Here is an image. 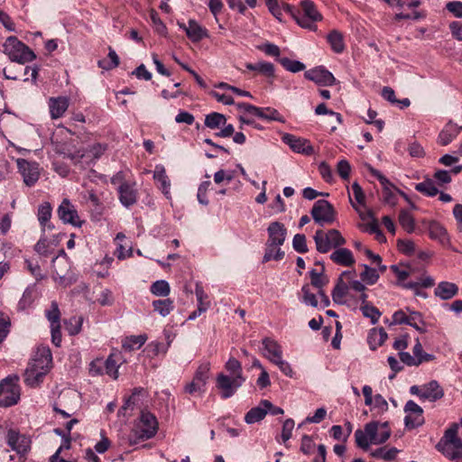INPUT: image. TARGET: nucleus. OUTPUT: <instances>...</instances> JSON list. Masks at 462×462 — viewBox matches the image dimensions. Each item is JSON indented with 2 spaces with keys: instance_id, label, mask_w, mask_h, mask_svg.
Masks as SVG:
<instances>
[{
  "instance_id": "nucleus-1",
  "label": "nucleus",
  "mask_w": 462,
  "mask_h": 462,
  "mask_svg": "<svg viewBox=\"0 0 462 462\" xmlns=\"http://www.w3.org/2000/svg\"><path fill=\"white\" fill-rule=\"evenodd\" d=\"M51 361V350L47 347L39 348L34 358L25 370V382L27 384L34 385L42 382L43 376L50 370Z\"/></svg>"
},
{
  "instance_id": "nucleus-2",
  "label": "nucleus",
  "mask_w": 462,
  "mask_h": 462,
  "mask_svg": "<svg viewBox=\"0 0 462 462\" xmlns=\"http://www.w3.org/2000/svg\"><path fill=\"white\" fill-rule=\"evenodd\" d=\"M158 430L156 417L150 411H142L138 421L129 434L130 445L152 439Z\"/></svg>"
},
{
  "instance_id": "nucleus-3",
  "label": "nucleus",
  "mask_w": 462,
  "mask_h": 462,
  "mask_svg": "<svg viewBox=\"0 0 462 462\" xmlns=\"http://www.w3.org/2000/svg\"><path fill=\"white\" fill-rule=\"evenodd\" d=\"M459 425L453 423L445 430L436 448L451 460L462 457V440L457 437Z\"/></svg>"
},
{
  "instance_id": "nucleus-4",
  "label": "nucleus",
  "mask_w": 462,
  "mask_h": 462,
  "mask_svg": "<svg viewBox=\"0 0 462 462\" xmlns=\"http://www.w3.org/2000/svg\"><path fill=\"white\" fill-rule=\"evenodd\" d=\"M4 52L12 61L24 64L33 60L36 56L34 52L16 37L10 36L3 44Z\"/></svg>"
},
{
  "instance_id": "nucleus-5",
  "label": "nucleus",
  "mask_w": 462,
  "mask_h": 462,
  "mask_svg": "<svg viewBox=\"0 0 462 462\" xmlns=\"http://www.w3.org/2000/svg\"><path fill=\"white\" fill-rule=\"evenodd\" d=\"M317 251L321 254L329 252L346 244V239L337 229H329L325 232L322 229L316 231L314 236Z\"/></svg>"
},
{
  "instance_id": "nucleus-6",
  "label": "nucleus",
  "mask_w": 462,
  "mask_h": 462,
  "mask_svg": "<svg viewBox=\"0 0 462 462\" xmlns=\"http://www.w3.org/2000/svg\"><path fill=\"white\" fill-rule=\"evenodd\" d=\"M20 400V386L16 375L8 376L0 383V407H10Z\"/></svg>"
},
{
  "instance_id": "nucleus-7",
  "label": "nucleus",
  "mask_w": 462,
  "mask_h": 462,
  "mask_svg": "<svg viewBox=\"0 0 462 462\" xmlns=\"http://www.w3.org/2000/svg\"><path fill=\"white\" fill-rule=\"evenodd\" d=\"M302 14L299 11L297 23L302 28L310 30L316 29L315 23L322 19V15L317 10L315 4L310 0H302L300 2Z\"/></svg>"
},
{
  "instance_id": "nucleus-8",
  "label": "nucleus",
  "mask_w": 462,
  "mask_h": 462,
  "mask_svg": "<svg viewBox=\"0 0 462 462\" xmlns=\"http://www.w3.org/2000/svg\"><path fill=\"white\" fill-rule=\"evenodd\" d=\"M313 220L321 226L332 224L336 219V211L332 205L325 199L317 200L310 211Z\"/></svg>"
},
{
  "instance_id": "nucleus-9",
  "label": "nucleus",
  "mask_w": 462,
  "mask_h": 462,
  "mask_svg": "<svg viewBox=\"0 0 462 462\" xmlns=\"http://www.w3.org/2000/svg\"><path fill=\"white\" fill-rule=\"evenodd\" d=\"M245 381L244 376H228L222 373L217 374V387L220 391L221 398L227 399L233 396Z\"/></svg>"
},
{
  "instance_id": "nucleus-10",
  "label": "nucleus",
  "mask_w": 462,
  "mask_h": 462,
  "mask_svg": "<svg viewBox=\"0 0 462 462\" xmlns=\"http://www.w3.org/2000/svg\"><path fill=\"white\" fill-rule=\"evenodd\" d=\"M16 164L24 184L28 187L33 186L40 178L39 163L18 158Z\"/></svg>"
},
{
  "instance_id": "nucleus-11",
  "label": "nucleus",
  "mask_w": 462,
  "mask_h": 462,
  "mask_svg": "<svg viewBox=\"0 0 462 462\" xmlns=\"http://www.w3.org/2000/svg\"><path fill=\"white\" fill-rule=\"evenodd\" d=\"M368 169H369L371 174L374 177H375L383 186V202L392 207H394L398 202V199H397L398 193L396 191V189H398L393 183H391L389 181V180L386 179V177H384L378 170H375L371 166H369Z\"/></svg>"
},
{
  "instance_id": "nucleus-12",
  "label": "nucleus",
  "mask_w": 462,
  "mask_h": 462,
  "mask_svg": "<svg viewBox=\"0 0 462 462\" xmlns=\"http://www.w3.org/2000/svg\"><path fill=\"white\" fill-rule=\"evenodd\" d=\"M355 273L344 271L337 280V283L332 291V300L336 304L351 306L346 297L349 295V285L344 281L345 278L353 276Z\"/></svg>"
},
{
  "instance_id": "nucleus-13",
  "label": "nucleus",
  "mask_w": 462,
  "mask_h": 462,
  "mask_svg": "<svg viewBox=\"0 0 462 462\" xmlns=\"http://www.w3.org/2000/svg\"><path fill=\"white\" fill-rule=\"evenodd\" d=\"M60 219L66 224L80 227L83 221L80 220L75 206L68 199H64L57 210Z\"/></svg>"
},
{
  "instance_id": "nucleus-14",
  "label": "nucleus",
  "mask_w": 462,
  "mask_h": 462,
  "mask_svg": "<svg viewBox=\"0 0 462 462\" xmlns=\"http://www.w3.org/2000/svg\"><path fill=\"white\" fill-rule=\"evenodd\" d=\"M406 428L414 429L424 423L423 410L414 401H408L404 406Z\"/></svg>"
},
{
  "instance_id": "nucleus-15",
  "label": "nucleus",
  "mask_w": 462,
  "mask_h": 462,
  "mask_svg": "<svg viewBox=\"0 0 462 462\" xmlns=\"http://www.w3.org/2000/svg\"><path fill=\"white\" fill-rule=\"evenodd\" d=\"M304 77L319 86H332L336 82L333 74L322 66L305 71Z\"/></svg>"
},
{
  "instance_id": "nucleus-16",
  "label": "nucleus",
  "mask_w": 462,
  "mask_h": 462,
  "mask_svg": "<svg viewBox=\"0 0 462 462\" xmlns=\"http://www.w3.org/2000/svg\"><path fill=\"white\" fill-rule=\"evenodd\" d=\"M282 140L295 152L305 155H310L314 152L313 146L305 138L297 137L291 134H284Z\"/></svg>"
},
{
  "instance_id": "nucleus-17",
  "label": "nucleus",
  "mask_w": 462,
  "mask_h": 462,
  "mask_svg": "<svg viewBox=\"0 0 462 462\" xmlns=\"http://www.w3.org/2000/svg\"><path fill=\"white\" fill-rule=\"evenodd\" d=\"M118 198L121 204L125 208L134 206L138 199V191L135 181L122 183L117 187Z\"/></svg>"
},
{
  "instance_id": "nucleus-18",
  "label": "nucleus",
  "mask_w": 462,
  "mask_h": 462,
  "mask_svg": "<svg viewBox=\"0 0 462 462\" xmlns=\"http://www.w3.org/2000/svg\"><path fill=\"white\" fill-rule=\"evenodd\" d=\"M268 239L265 245L273 246L278 245L282 246L286 239L287 229L284 225L281 222L274 221L270 223L268 228Z\"/></svg>"
},
{
  "instance_id": "nucleus-19",
  "label": "nucleus",
  "mask_w": 462,
  "mask_h": 462,
  "mask_svg": "<svg viewBox=\"0 0 462 462\" xmlns=\"http://www.w3.org/2000/svg\"><path fill=\"white\" fill-rule=\"evenodd\" d=\"M6 442L18 454H25L30 449V439L14 430H8Z\"/></svg>"
},
{
  "instance_id": "nucleus-20",
  "label": "nucleus",
  "mask_w": 462,
  "mask_h": 462,
  "mask_svg": "<svg viewBox=\"0 0 462 462\" xmlns=\"http://www.w3.org/2000/svg\"><path fill=\"white\" fill-rule=\"evenodd\" d=\"M69 106V100L66 97H51L49 99V109L51 119L60 118Z\"/></svg>"
},
{
  "instance_id": "nucleus-21",
  "label": "nucleus",
  "mask_w": 462,
  "mask_h": 462,
  "mask_svg": "<svg viewBox=\"0 0 462 462\" xmlns=\"http://www.w3.org/2000/svg\"><path fill=\"white\" fill-rule=\"evenodd\" d=\"M428 230L429 236L432 240H436L445 246L450 244L448 231L440 223L437 221L430 222Z\"/></svg>"
},
{
  "instance_id": "nucleus-22",
  "label": "nucleus",
  "mask_w": 462,
  "mask_h": 462,
  "mask_svg": "<svg viewBox=\"0 0 462 462\" xmlns=\"http://www.w3.org/2000/svg\"><path fill=\"white\" fill-rule=\"evenodd\" d=\"M265 353L263 356L268 358L272 363L282 357V346L273 338L264 337L262 341Z\"/></svg>"
},
{
  "instance_id": "nucleus-23",
  "label": "nucleus",
  "mask_w": 462,
  "mask_h": 462,
  "mask_svg": "<svg viewBox=\"0 0 462 462\" xmlns=\"http://www.w3.org/2000/svg\"><path fill=\"white\" fill-rule=\"evenodd\" d=\"M378 426L379 423L377 421H371L365 425L370 442L375 445L384 443L391 436L390 430H385L378 433Z\"/></svg>"
},
{
  "instance_id": "nucleus-24",
  "label": "nucleus",
  "mask_w": 462,
  "mask_h": 462,
  "mask_svg": "<svg viewBox=\"0 0 462 462\" xmlns=\"http://www.w3.org/2000/svg\"><path fill=\"white\" fill-rule=\"evenodd\" d=\"M422 390L421 400L436 402L444 396V391L436 380H432L428 383L422 384Z\"/></svg>"
},
{
  "instance_id": "nucleus-25",
  "label": "nucleus",
  "mask_w": 462,
  "mask_h": 462,
  "mask_svg": "<svg viewBox=\"0 0 462 462\" xmlns=\"http://www.w3.org/2000/svg\"><path fill=\"white\" fill-rule=\"evenodd\" d=\"M462 126H457L452 122H448L444 128L440 131L438 136V143L446 146L449 144L460 133Z\"/></svg>"
},
{
  "instance_id": "nucleus-26",
  "label": "nucleus",
  "mask_w": 462,
  "mask_h": 462,
  "mask_svg": "<svg viewBox=\"0 0 462 462\" xmlns=\"http://www.w3.org/2000/svg\"><path fill=\"white\" fill-rule=\"evenodd\" d=\"M180 27L183 28L187 36L194 42H199L208 36L207 30L194 20H189L188 26L180 25Z\"/></svg>"
},
{
  "instance_id": "nucleus-27",
  "label": "nucleus",
  "mask_w": 462,
  "mask_h": 462,
  "mask_svg": "<svg viewBox=\"0 0 462 462\" xmlns=\"http://www.w3.org/2000/svg\"><path fill=\"white\" fill-rule=\"evenodd\" d=\"M330 259L335 263L342 266H351L355 263V258L352 252L345 247L335 250L330 254Z\"/></svg>"
},
{
  "instance_id": "nucleus-28",
  "label": "nucleus",
  "mask_w": 462,
  "mask_h": 462,
  "mask_svg": "<svg viewBox=\"0 0 462 462\" xmlns=\"http://www.w3.org/2000/svg\"><path fill=\"white\" fill-rule=\"evenodd\" d=\"M435 295L441 300H450L458 293V287L457 284L449 282H440L434 291Z\"/></svg>"
},
{
  "instance_id": "nucleus-29",
  "label": "nucleus",
  "mask_w": 462,
  "mask_h": 462,
  "mask_svg": "<svg viewBox=\"0 0 462 462\" xmlns=\"http://www.w3.org/2000/svg\"><path fill=\"white\" fill-rule=\"evenodd\" d=\"M153 179L159 184V189L167 197L170 198L171 182L166 174L165 168L162 165H157L153 171Z\"/></svg>"
},
{
  "instance_id": "nucleus-30",
  "label": "nucleus",
  "mask_w": 462,
  "mask_h": 462,
  "mask_svg": "<svg viewBox=\"0 0 462 462\" xmlns=\"http://www.w3.org/2000/svg\"><path fill=\"white\" fill-rule=\"evenodd\" d=\"M387 337V333L383 328H372L369 331L367 337V342L370 349L375 350L378 346H382L385 342Z\"/></svg>"
},
{
  "instance_id": "nucleus-31",
  "label": "nucleus",
  "mask_w": 462,
  "mask_h": 462,
  "mask_svg": "<svg viewBox=\"0 0 462 462\" xmlns=\"http://www.w3.org/2000/svg\"><path fill=\"white\" fill-rule=\"evenodd\" d=\"M245 68L252 71H257L267 78H274L275 69L271 62L262 60L257 63H246Z\"/></svg>"
},
{
  "instance_id": "nucleus-32",
  "label": "nucleus",
  "mask_w": 462,
  "mask_h": 462,
  "mask_svg": "<svg viewBox=\"0 0 462 462\" xmlns=\"http://www.w3.org/2000/svg\"><path fill=\"white\" fill-rule=\"evenodd\" d=\"M410 313L409 316L406 313L400 310L393 313V321L391 324H411V320L419 319L421 322V314L418 311H411L408 309Z\"/></svg>"
},
{
  "instance_id": "nucleus-33",
  "label": "nucleus",
  "mask_w": 462,
  "mask_h": 462,
  "mask_svg": "<svg viewBox=\"0 0 462 462\" xmlns=\"http://www.w3.org/2000/svg\"><path fill=\"white\" fill-rule=\"evenodd\" d=\"M51 217V206L49 202L41 204L38 208V220L44 231L46 228H52L53 226L49 223Z\"/></svg>"
},
{
  "instance_id": "nucleus-34",
  "label": "nucleus",
  "mask_w": 462,
  "mask_h": 462,
  "mask_svg": "<svg viewBox=\"0 0 462 462\" xmlns=\"http://www.w3.org/2000/svg\"><path fill=\"white\" fill-rule=\"evenodd\" d=\"M147 336L145 334L126 337L122 343V347L126 351H133L140 348L145 344Z\"/></svg>"
},
{
  "instance_id": "nucleus-35",
  "label": "nucleus",
  "mask_w": 462,
  "mask_h": 462,
  "mask_svg": "<svg viewBox=\"0 0 462 462\" xmlns=\"http://www.w3.org/2000/svg\"><path fill=\"white\" fill-rule=\"evenodd\" d=\"M78 394L72 391L62 392L59 397V401L56 402L59 406L63 407L64 409L73 411L76 408V404L74 405L71 402H77Z\"/></svg>"
},
{
  "instance_id": "nucleus-36",
  "label": "nucleus",
  "mask_w": 462,
  "mask_h": 462,
  "mask_svg": "<svg viewBox=\"0 0 462 462\" xmlns=\"http://www.w3.org/2000/svg\"><path fill=\"white\" fill-rule=\"evenodd\" d=\"M35 299V288L34 286H29L27 287L23 293L22 298L20 299L18 304H17V310L19 311H23L30 308Z\"/></svg>"
},
{
  "instance_id": "nucleus-37",
  "label": "nucleus",
  "mask_w": 462,
  "mask_h": 462,
  "mask_svg": "<svg viewBox=\"0 0 462 462\" xmlns=\"http://www.w3.org/2000/svg\"><path fill=\"white\" fill-rule=\"evenodd\" d=\"M332 51L336 53H341L345 50L343 35L337 30H333L327 37Z\"/></svg>"
},
{
  "instance_id": "nucleus-38",
  "label": "nucleus",
  "mask_w": 462,
  "mask_h": 462,
  "mask_svg": "<svg viewBox=\"0 0 462 462\" xmlns=\"http://www.w3.org/2000/svg\"><path fill=\"white\" fill-rule=\"evenodd\" d=\"M226 118L223 114L217 112H212L206 116L204 124L210 129L219 128L221 125H225Z\"/></svg>"
},
{
  "instance_id": "nucleus-39",
  "label": "nucleus",
  "mask_w": 462,
  "mask_h": 462,
  "mask_svg": "<svg viewBox=\"0 0 462 462\" xmlns=\"http://www.w3.org/2000/svg\"><path fill=\"white\" fill-rule=\"evenodd\" d=\"M267 414V410L261 404L257 407L252 408L245 416V420L247 424H253L262 420Z\"/></svg>"
},
{
  "instance_id": "nucleus-40",
  "label": "nucleus",
  "mask_w": 462,
  "mask_h": 462,
  "mask_svg": "<svg viewBox=\"0 0 462 462\" xmlns=\"http://www.w3.org/2000/svg\"><path fill=\"white\" fill-rule=\"evenodd\" d=\"M152 307L162 317L168 316L174 308L173 301L170 299L153 300Z\"/></svg>"
},
{
  "instance_id": "nucleus-41",
  "label": "nucleus",
  "mask_w": 462,
  "mask_h": 462,
  "mask_svg": "<svg viewBox=\"0 0 462 462\" xmlns=\"http://www.w3.org/2000/svg\"><path fill=\"white\" fill-rule=\"evenodd\" d=\"M277 61L288 71L297 73L305 69V65L299 60H291L287 57L277 59Z\"/></svg>"
},
{
  "instance_id": "nucleus-42",
  "label": "nucleus",
  "mask_w": 462,
  "mask_h": 462,
  "mask_svg": "<svg viewBox=\"0 0 462 462\" xmlns=\"http://www.w3.org/2000/svg\"><path fill=\"white\" fill-rule=\"evenodd\" d=\"M399 450L396 448H386L385 447L376 448L373 450L370 455L374 458L383 459L385 461H391L395 458Z\"/></svg>"
},
{
  "instance_id": "nucleus-43",
  "label": "nucleus",
  "mask_w": 462,
  "mask_h": 462,
  "mask_svg": "<svg viewBox=\"0 0 462 462\" xmlns=\"http://www.w3.org/2000/svg\"><path fill=\"white\" fill-rule=\"evenodd\" d=\"M258 117L267 121L285 123V118L279 113L278 110L273 107H261Z\"/></svg>"
},
{
  "instance_id": "nucleus-44",
  "label": "nucleus",
  "mask_w": 462,
  "mask_h": 462,
  "mask_svg": "<svg viewBox=\"0 0 462 462\" xmlns=\"http://www.w3.org/2000/svg\"><path fill=\"white\" fill-rule=\"evenodd\" d=\"M399 223L402 227L408 233H412L415 228V221L411 213L405 209H402L399 213Z\"/></svg>"
},
{
  "instance_id": "nucleus-45",
  "label": "nucleus",
  "mask_w": 462,
  "mask_h": 462,
  "mask_svg": "<svg viewBox=\"0 0 462 462\" xmlns=\"http://www.w3.org/2000/svg\"><path fill=\"white\" fill-rule=\"evenodd\" d=\"M284 257V252L281 249V246L273 245L268 246L265 245V251L263 257V262L267 263L271 260L280 261Z\"/></svg>"
},
{
  "instance_id": "nucleus-46",
  "label": "nucleus",
  "mask_w": 462,
  "mask_h": 462,
  "mask_svg": "<svg viewBox=\"0 0 462 462\" xmlns=\"http://www.w3.org/2000/svg\"><path fill=\"white\" fill-rule=\"evenodd\" d=\"M195 294L198 300L199 314L205 312L209 307L208 294L204 291L203 287L199 283H196Z\"/></svg>"
},
{
  "instance_id": "nucleus-47",
  "label": "nucleus",
  "mask_w": 462,
  "mask_h": 462,
  "mask_svg": "<svg viewBox=\"0 0 462 462\" xmlns=\"http://www.w3.org/2000/svg\"><path fill=\"white\" fill-rule=\"evenodd\" d=\"M151 292L158 297H166L169 295L171 289L168 282L164 280H159L154 282L151 285Z\"/></svg>"
},
{
  "instance_id": "nucleus-48",
  "label": "nucleus",
  "mask_w": 462,
  "mask_h": 462,
  "mask_svg": "<svg viewBox=\"0 0 462 462\" xmlns=\"http://www.w3.org/2000/svg\"><path fill=\"white\" fill-rule=\"evenodd\" d=\"M415 189L428 197H434L439 193V189L431 180H426L415 185Z\"/></svg>"
},
{
  "instance_id": "nucleus-49",
  "label": "nucleus",
  "mask_w": 462,
  "mask_h": 462,
  "mask_svg": "<svg viewBox=\"0 0 462 462\" xmlns=\"http://www.w3.org/2000/svg\"><path fill=\"white\" fill-rule=\"evenodd\" d=\"M209 371H210V364L209 363L206 362V363L201 364L198 367V369L194 374L193 380L198 382L199 383H200V385H203L205 387V385L207 384L208 379Z\"/></svg>"
},
{
  "instance_id": "nucleus-50",
  "label": "nucleus",
  "mask_w": 462,
  "mask_h": 462,
  "mask_svg": "<svg viewBox=\"0 0 462 462\" xmlns=\"http://www.w3.org/2000/svg\"><path fill=\"white\" fill-rule=\"evenodd\" d=\"M360 310L364 317L370 319L373 325L376 324L382 315L381 311L374 305H361Z\"/></svg>"
},
{
  "instance_id": "nucleus-51",
  "label": "nucleus",
  "mask_w": 462,
  "mask_h": 462,
  "mask_svg": "<svg viewBox=\"0 0 462 462\" xmlns=\"http://www.w3.org/2000/svg\"><path fill=\"white\" fill-rule=\"evenodd\" d=\"M362 266L364 267V271L360 273L362 282L369 285L374 284L379 279L377 271L367 264H363Z\"/></svg>"
},
{
  "instance_id": "nucleus-52",
  "label": "nucleus",
  "mask_w": 462,
  "mask_h": 462,
  "mask_svg": "<svg viewBox=\"0 0 462 462\" xmlns=\"http://www.w3.org/2000/svg\"><path fill=\"white\" fill-rule=\"evenodd\" d=\"M107 59L108 60H99L98 66L106 70L112 69L118 66L119 57L112 48H109Z\"/></svg>"
},
{
  "instance_id": "nucleus-53",
  "label": "nucleus",
  "mask_w": 462,
  "mask_h": 462,
  "mask_svg": "<svg viewBox=\"0 0 462 462\" xmlns=\"http://www.w3.org/2000/svg\"><path fill=\"white\" fill-rule=\"evenodd\" d=\"M310 277L311 285L319 291L323 290V288L328 283V278L324 276L322 273H318L315 269H312L310 272Z\"/></svg>"
},
{
  "instance_id": "nucleus-54",
  "label": "nucleus",
  "mask_w": 462,
  "mask_h": 462,
  "mask_svg": "<svg viewBox=\"0 0 462 462\" xmlns=\"http://www.w3.org/2000/svg\"><path fill=\"white\" fill-rule=\"evenodd\" d=\"M45 316L50 321L51 326L60 324V311L57 301H51L50 309L45 311Z\"/></svg>"
},
{
  "instance_id": "nucleus-55",
  "label": "nucleus",
  "mask_w": 462,
  "mask_h": 462,
  "mask_svg": "<svg viewBox=\"0 0 462 462\" xmlns=\"http://www.w3.org/2000/svg\"><path fill=\"white\" fill-rule=\"evenodd\" d=\"M83 323L82 317H71L68 321H66V329L70 336H75L79 334L81 330Z\"/></svg>"
},
{
  "instance_id": "nucleus-56",
  "label": "nucleus",
  "mask_w": 462,
  "mask_h": 462,
  "mask_svg": "<svg viewBox=\"0 0 462 462\" xmlns=\"http://www.w3.org/2000/svg\"><path fill=\"white\" fill-rule=\"evenodd\" d=\"M225 367L230 374V376H243L241 363L236 358L230 357L226 363Z\"/></svg>"
},
{
  "instance_id": "nucleus-57",
  "label": "nucleus",
  "mask_w": 462,
  "mask_h": 462,
  "mask_svg": "<svg viewBox=\"0 0 462 462\" xmlns=\"http://www.w3.org/2000/svg\"><path fill=\"white\" fill-rule=\"evenodd\" d=\"M355 439L357 447L366 450L368 449L370 444V438L366 432V430H356L355 432Z\"/></svg>"
},
{
  "instance_id": "nucleus-58",
  "label": "nucleus",
  "mask_w": 462,
  "mask_h": 462,
  "mask_svg": "<svg viewBox=\"0 0 462 462\" xmlns=\"http://www.w3.org/2000/svg\"><path fill=\"white\" fill-rule=\"evenodd\" d=\"M292 246L294 250L300 254L307 253L308 246L306 243V236L302 234H296L292 240Z\"/></svg>"
},
{
  "instance_id": "nucleus-59",
  "label": "nucleus",
  "mask_w": 462,
  "mask_h": 462,
  "mask_svg": "<svg viewBox=\"0 0 462 462\" xmlns=\"http://www.w3.org/2000/svg\"><path fill=\"white\" fill-rule=\"evenodd\" d=\"M88 201L91 204L92 209L96 211L97 214H102L104 206L99 197L93 190H88Z\"/></svg>"
},
{
  "instance_id": "nucleus-60",
  "label": "nucleus",
  "mask_w": 462,
  "mask_h": 462,
  "mask_svg": "<svg viewBox=\"0 0 462 462\" xmlns=\"http://www.w3.org/2000/svg\"><path fill=\"white\" fill-rule=\"evenodd\" d=\"M10 327V319L3 312H0V344L5 339V337L9 334Z\"/></svg>"
},
{
  "instance_id": "nucleus-61",
  "label": "nucleus",
  "mask_w": 462,
  "mask_h": 462,
  "mask_svg": "<svg viewBox=\"0 0 462 462\" xmlns=\"http://www.w3.org/2000/svg\"><path fill=\"white\" fill-rule=\"evenodd\" d=\"M388 5L392 6H397L400 8L408 7L411 9L416 8L420 5V0H384Z\"/></svg>"
},
{
  "instance_id": "nucleus-62",
  "label": "nucleus",
  "mask_w": 462,
  "mask_h": 462,
  "mask_svg": "<svg viewBox=\"0 0 462 462\" xmlns=\"http://www.w3.org/2000/svg\"><path fill=\"white\" fill-rule=\"evenodd\" d=\"M105 369L106 373L112 376L114 379L118 377V365L115 360L114 356L111 355L105 362Z\"/></svg>"
},
{
  "instance_id": "nucleus-63",
  "label": "nucleus",
  "mask_w": 462,
  "mask_h": 462,
  "mask_svg": "<svg viewBox=\"0 0 462 462\" xmlns=\"http://www.w3.org/2000/svg\"><path fill=\"white\" fill-rule=\"evenodd\" d=\"M397 247L401 253L406 255H411L415 252V245L411 240L399 239L397 242Z\"/></svg>"
},
{
  "instance_id": "nucleus-64",
  "label": "nucleus",
  "mask_w": 462,
  "mask_h": 462,
  "mask_svg": "<svg viewBox=\"0 0 462 462\" xmlns=\"http://www.w3.org/2000/svg\"><path fill=\"white\" fill-rule=\"evenodd\" d=\"M258 49L268 56L276 57L277 59L280 58V48L274 43L266 42L261 46H258Z\"/></svg>"
}]
</instances>
